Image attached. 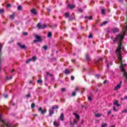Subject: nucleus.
<instances>
[{"instance_id":"obj_33","label":"nucleus","mask_w":127,"mask_h":127,"mask_svg":"<svg viewBox=\"0 0 127 127\" xmlns=\"http://www.w3.org/2000/svg\"><path fill=\"white\" fill-rule=\"evenodd\" d=\"M41 113L42 114H45L46 113V110H42Z\"/></svg>"},{"instance_id":"obj_24","label":"nucleus","mask_w":127,"mask_h":127,"mask_svg":"<svg viewBox=\"0 0 127 127\" xmlns=\"http://www.w3.org/2000/svg\"><path fill=\"white\" fill-rule=\"evenodd\" d=\"M105 12H106V10H105L104 9H102V14H105Z\"/></svg>"},{"instance_id":"obj_56","label":"nucleus","mask_w":127,"mask_h":127,"mask_svg":"<svg viewBox=\"0 0 127 127\" xmlns=\"http://www.w3.org/2000/svg\"><path fill=\"white\" fill-rule=\"evenodd\" d=\"M48 10L49 11H50V9H48Z\"/></svg>"},{"instance_id":"obj_22","label":"nucleus","mask_w":127,"mask_h":127,"mask_svg":"<svg viewBox=\"0 0 127 127\" xmlns=\"http://www.w3.org/2000/svg\"><path fill=\"white\" fill-rule=\"evenodd\" d=\"M69 12H66V13H65V17H69Z\"/></svg>"},{"instance_id":"obj_9","label":"nucleus","mask_w":127,"mask_h":127,"mask_svg":"<svg viewBox=\"0 0 127 127\" xmlns=\"http://www.w3.org/2000/svg\"><path fill=\"white\" fill-rule=\"evenodd\" d=\"M68 7H69V8L70 9H72V8H74L75 7V5L74 4H69L68 5H67Z\"/></svg>"},{"instance_id":"obj_1","label":"nucleus","mask_w":127,"mask_h":127,"mask_svg":"<svg viewBox=\"0 0 127 127\" xmlns=\"http://www.w3.org/2000/svg\"><path fill=\"white\" fill-rule=\"evenodd\" d=\"M46 26H47L46 24H43V25H41V23H39L37 25V27L38 29H44V28H46Z\"/></svg>"},{"instance_id":"obj_41","label":"nucleus","mask_w":127,"mask_h":127,"mask_svg":"<svg viewBox=\"0 0 127 127\" xmlns=\"http://www.w3.org/2000/svg\"><path fill=\"white\" fill-rule=\"evenodd\" d=\"M122 113H127V110L125 109L122 111Z\"/></svg>"},{"instance_id":"obj_40","label":"nucleus","mask_w":127,"mask_h":127,"mask_svg":"<svg viewBox=\"0 0 127 127\" xmlns=\"http://www.w3.org/2000/svg\"><path fill=\"white\" fill-rule=\"evenodd\" d=\"M47 75H50V76H51V77H53V75L49 74V72H47Z\"/></svg>"},{"instance_id":"obj_13","label":"nucleus","mask_w":127,"mask_h":127,"mask_svg":"<svg viewBox=\"0 0 127 127\" xmlns=\"http://www.w3.org/2000/svg\"><path fill=\"white\" fill-rule=\"evenodd\" d=\"M108 127V124L107 123H104L101 125V127Z\"/></svg>"},{"instance_id":"obj_35","label":"nucleus","mask_w":127,"mask_h":127,"mask_svg":"<svg viewBox=\"0 0 127 127\" xmlns=\"http://www.w3.org/2000/svg\"><path fill=\"white\" fill-rule=\"evenodd\" d=\"M80 88L79 87H75V91H79Z\"/></svg>"},{"instance_id":"obj_47","label":"nucleus","mask_w":127,"mask_h":127,"mask_svg":"<svg viewBox=\"0 0 127 127\" xmlns=\"http://www.w3.org/2000/svg\"><path fill=\"white\" fill-rule=\"evenodd\" d=\"M71 80H74V76H71Z\"/></svg>"},{"instance_id":"obj_55","label":"nucleus","mask_w":127,"mask_h":127,"mask_svg":"<svg viewBox=\"0 0 127 127\" xmlns=\"http://www.w3.org/2000/svg\"><path fill=\"white\" fill-rule=\"evenodd\" d=\"M107 67H109V64H107Z\"/></svg>"},{"instance_id":"obj_15","label":"nucleus","mask_w":127,"mask_h":127,"mask_svg":"<svg viewBox=\"0 0 127 127\" xmlns=\"http://www.w3.org/2000/svg\"><path fill=\"white\" fill-rule=\"evenodd\" d=\"M54 125L55 127H58V126H59V124L57 123L56 122H54Z\"/></svg>"},{"instance_id":"obj_42","label":"nucleus","mask_w":127,"mask_h":127,"mask_svg":"<svg viewBox=\"0 0 127 127\" xmlns=\"http://www.w3.org/2000/svg\"><path fill=\"white\" fill-rule=\"evenodd\" d=\"M44 49H45V50H47V46H44Z\"/></svg>"},{"instance_id":"obj_31","label":"nucleus","mask_w":127,"mask_h":127,"mask_svg":"<svg viewBox=\"0 0 127 127\" xmlns=\"http://www.w3.org/2000/svg\"><path fill=\"white\" fill-rule=\"evenodd\" d=\"M95 77L96 78H100V77H101V75H100V74H96L95 75Z\"/></svg>"},{"instance_id":"obj_11","label":"nucleus","mask_w":127,"mask_h":127,"mask_svg":"<svg viewBox=\"0 0 127 127\" xmlns=\"http://www.w3.org/2000/svg\"><path fill=\"white\" fill-rule=\"evenodd\" d=\"M95 117L96 118H101L102 117V114H95Z\"/></svg>"},{"instance_id":"obj_8","label":"nucleus","mask_w":127,"mask_h":127,"mask_svg":"<svg viewBox=\"0 0 127 127\" xmlns=\"http://www.w3.org/2000/svg\"><path fill=\"white\" fill-rule=\"evenodd\" d=\"M30 11L32 14H33L34 15H36V14H37V11L34 8L31 9Z\"/></svg>"},{"instance_id":"obj_20","label":"nucleus","mask_w":127,"mask_h":127,"mask_svg":"<svg viewBox=\"0 0 127 127\" xmlns=\"http://www.w3.org/2000/svg\"><path fill=\"white\" fill-rule=\"evenodd\" d=\"M113 111L114 112H118V111H119V110L116 108V107L114 106L113 107Z\"/></svg>"},{"instance_id":"obj_34","label":"nucleus","mask_w":127,"mask_h":127,"mask_svg":"<svg viewBox=\"0 0 127 127\" xmlns=\"http://www.w3.org/2000/svg\"><path fill=\"white\" fill-rule=\"evenodd\" d=\"M10 79H12V76H9L8 77H6L7 80H10Z\"/></svg>"},{"instance_id":"obj_52","label":"nucleus","mask_w":127,"mask_h":127,"mask_svg":"<svg viewBox=\"0 0 127 127\" xmlns=\"http://www.w3.org/2000/svg\"><path fill=\"white\" fill-rule=\"evenodd\" d=\"M82 124H83V123H84V121L82 120V122H81Z\"/></svg>"},{"instance_id":"obj_7","label":"nucleus","mask_w":127,"mask_h":127,"mask_svg":"<svg viewBox=\"0 0 127 127\" xmlns=\"http://www.w3.org/2000/svg\"><path fill=\"white\" fill-rule=\"evenodd\" d=\"M121 87H122V84H119L115 87L114 90V91H118V90H120V89H121Z\"/></svg>"},{"instance_id":"obj_28","label":"nucleus","mask_w":127,"mask_h":127,"mask_svg":"<svg viewBox=\"0 0 127 127\" xmlns=\"http://www.w3.org/2000/svg\"><path fill=\"white\" fill-rule=\"evenodd\" d=\"M31 60H32V59H29V60H28L26 62V63H29V62H30V61H31Z\"/></svg>"},{"instance_id":"obj_14","label":"nucleus","mask_w":127,"mask_h":127,"mask_svg":"<svg viewBox=\"0 0 127 127\" xmlns=\"http://www.w3.org/2000/svg\"><path fill=\"white\" fill-rule=\"evenodd\" d=\"M65 74H70V70H69L68 69H66L65 70Z\"/></svg>"},{"instance_id":"obj_32","label":"nucleus","mask_w":127,"mask_h":127,"mask_svg":"<svg viewBox=\"0 0 127 127\" xmlns=\"http://www.w3.org/2000/svg\"><path fill=\"white\" fill-rule=\"evenodd\" d=\"M72 96L73 97L76 96V92H72Z\"/></svg>"},{"instance_id":"obj_16","label":"nucleus","mask_w":127,"mask_h":127,"mask_svg":"<svg viewBox=\"0 0 127 127\" xmlns=\"http://www.w3.org/2000/svg\"><path fill=\"white\" fill-rule=\"evenodd\" d=\"M10 18L12 20L14 18V14L10 15Z\"/></svg>"},{"instance_id":"obj_43","label":"nucleus","mask_w":127,"mask_h":127,"mask_svg":"<svg viewBox=\"0 0 127 127\" xmlns=\"http://www.w3.org/2000/svg\"><path fill=\"white\" fill-rule=\"evenodd\" d=\"M62 92H65V91H66V89L65 88H62Z\"/></svg>"},{"instance_id":"obj_10","label":"nucleus","mask_w":127,"mask_h":127,"mask_svg":"<svg viewBox=\"0 0 127 127\" xmlns=\"http://www.w3.org/2000/svg\"><path fill=\"white\" fill-rule=\"evenodd\" d=\"M114 105H116L117 107L121 106V105L119 104V101L116 100L113 102Z\"/></svg>"},{"instance_id":"obj_21","label":"nucleus","mask_w":127,"mask_h":127,"mask_svg":"<svg viewBox=\"0 0 127 127\" xmlns=\"http://www.w3.org/2000/svg\"><path fill=\"white\" fill-rule=\"evenodd\" d=\"M107 23H108V21H105V22H103V23L101 24V26L106 25V24H107Z\"/></svg>"},{"instance_id":"obj_54","label":"nucleus","mask_w":127,"mask_h":127,"mask_svg":"<svg viewBox=\"0 0 127 127\" xmlns=\"http://www.w3.org/2000/svg\"><path fill=\"white\" fill-rule=\"evenodd\" d=\"M106 63H108V61H106Z\"/></svg>"},{"instance_id":"obj_6","label":"nucleus","mask_w":127,"mask_h":127,"mask_svg":"<svg viewBox=\"0 0 127 127\" xmlns=\"http://www.w3.org/2000/svg\"><path fill=\"white\" fill-rule=\"evenodd\" d=\"M1 47H2V46L1 45V44H0V69L1 68L0 64H1Z\"/></svg>"},{"instance_id":"obj_30","label":"nucleus","mask_w":127,"mask_h":127,"mask_svg":"<svg viewBox=\"0 0 127 127\" xmlns=\"http://www.w3.org/2000/svg\"><path fill=\"white\" fill-rule=\"evenodd\" d=\"M88 101H90V102H91V101H92V96L88 97Z\"/></svg>"},{"instance_id":"obj_51","label":"nucleus","mask_w":127,"mask_h":127,"mask_svg":"<svg viewBox=\"0 0 127 127\" xmlns=\"http://www.w3.org/2000/svg\"><path fill=\"white\" fill-rule=\"evenodd\" d=\"M106 82H107V81H104V83L106 84Z\"/></svg>"},{"instance_id":"obj_26","label":"nucleus","mask_w":127,"mask_h":127,"mask_svg":"<svg viewBox=\"0 0 127 127\" xmlns=\"http://www.w3.org/2000/svg\"><path fill=\"white\" fill-rule=\"evenodd\" d=\"M86 59H87V60H91V59H90V57H89V56L88 55H87L86 56Z\"/></svg>"},{"instance_id":"obj_2","label":"nucleus","mask_w":127,"mask_h":127,"mask_svg":"<svg viewBox=\"0 0 127 127\" xmlns=\"http://www.w3.org/2000/svg\"><path fill=\"white\" fill-rule=\"evenodd\" d=\"M55 109H58V107L57 105L53 106L52 110L49 111L50 116H52L54 114V110Z\"/></svg>"},{"instance_id":"obj_12","label":"nucleus","mask_w":127,"mask_h":127,"mask_svg":"<svg viewBox=\"0 0 127 127\" xmlns=\"http://www.w3.org/2000/svg\"><path fill=\"white\" fill-rule=\"evenodd\" d=\"M60 120L61 121H63L64 120V114H63V113L61 114Z\"/></svg>"},{"instance_id":"obj_25","label":"nucleus","mask_w":127,"mask_h":127,"mask_svg":"<svg viewBox=\"0 0 127 127\" xmlns=\"http://www.w3.org/2000/svg\"><path fill=\"white\" fill-rule=\"evenodd\" d=\"M22 8L21 6H18L17 7L18 10H21Z\"/></svg>"},{"instance_id":"obj_38","label":"nucleus","mask_w":127,"mask_h":127,"mask_svg":"<svg viewBox=\"0 0 127 127\" xmlns=\"http://www.w3.org/2000/svg\"><path fill=\"white\" fill-rule=\"evenodd\" d=\"M11 7V4H8L7 5V7Z\"/></svg>"},{"instance_id":"obj_37","label":"nucleus","mask_w":127,"mask_h":127,"mask_svg":"<svg viewBox=\"0 0 127 127\" xmlns=\"http://www.w3.org/2000/svg\"><path fill=\"white\" fill-rule=\"evenodd\" d=\"M32 59H33V61H35V60H36V57H33Z\"/></svg>"},{"instance_id":"obj_27","label":"nucleus","mask_w":127,"mask_h":127,"mask_svg":"<svg viewBox=\"0 0 127 127\" xmlns=\"http://www.w3.org/2000/svg\"><path fill=\"white\" fill-rule=\"evenodd\" d=\"M88 19H89V20H92L93 19V17L92 16H90L89 17H88Z\"/></svg>"},{"instance_id":"obj_19","label":"nucleus","mask_w":127,"mask_h":127,"mask_svg":"<svg viewBox=\"0 0 127 127\" xmlns=\"http://www.w3.org/2000/svg\"><path fill=\"white\" fill-rule=\"evenodd\" d=\"M51 36H52V33H51V32H50L48 34V37H49L50 38H51Z\"/></svg>"},{"instance_id":"obj_48","label":"nucleus","mask_w":127,"mask_h":127,"mask_svg":"<svg viewBox=\"0 0 127 127\" xmlns=\"http://www.w3.org/2000/svg\"><path fill=\"white\" fill-rule=\"evenodd\" d=\"M4 98H7V97H8V96L7 95V94H6L4 95Z\"/></svg>"},{"instance_id":"obj_29","label":"nucleus","mask_w":127,"mask_h":127,"mask_svg":"<svg viewBox=\"0 0 127 127\" xmlns=\"http://www.w3.org/2000/svg\"><path fill=\"white\" fill-rule=\"evenodd\" d=\"M88 37L89 38H93V35H92V34H90Z\"/></svg>"},{"instance_id":"obj_45","label":"nucleus","mask_w":127,"mask_h":127,"mask_svg":"<svg viewBox=\"0 0 127 127\" xmlns=\"http://www.w3.org/2000/svg\"><path fill=\"white\" fill-rule=\"evenodd\" d=\"M39 111L40 112H42V108L41 107L39 108Z\"/></svg>"},{"instance_id":"obj_57","label":"nucleus","mask_w":127,"mask_h":127,"mask_svg":"<svg viewBox=\"0 0 127 127\" xmlns=\"http://www.w3.org/2000/svg\"><path fill=\"white\" fill-rule=\"evenodd\" d=\"M122 0H120V1H122Z\"/></svg>"},{"instance_id":"obj_50","label":"nucleus","mask_w":127,"mask_h":127,"mask_svg":"<svg viewBox=\"0 0 127 127\" xmlns=\"http://www.w3.org/2000/svg\"><path fill=\"white\" fill-rule=\"evenodd\" d=\"M11 73H13V69L11 71Z\"/></svg>"},{"instance_id":"obj_3","label":"nucleus","mask_w":127,"mask_h":127,"mask_svg":"<svg viewBox=\"0 0 127 127\" xmlns=\"http://www.w3.org/2000/svg\"><path fill=\"white\" fill-rule=\"evenodd\" d=\"M36 40L34 41V43H35L36 42H41L42 41L41 37H40V36L38 35L36 36Z\"/></svg>"},{"instance_id":"obj_18","label":"nucleus","mask_w":127,"mask_h":127,"mask_svg":"<svg viewBox=\"0 0 127 127\" xmlns=\"http://www.w3.org/2000/svg\"><path fill=\"white\" fill-rule=\"evenodd\" d=\"M4 12V10L3 9H0V14H2Z\"/></svg>"},{"instance_id":"obj_53","label":"nucleus","mask_w":127,"mask_h":127,"mask_svg":"<svg viewBox=\"0 0 127 127\" xmlns=\"http://www.w3.org/2000/svg\"><path fill=\"white\" fill-rule=\"evenodd\" d=\"M121 101H123V100H124V99L121 98Z\"/></svg>"},{"instance_id":"obj_44","label":"nucleus","mask_w":127,"mask_h":127,"mask_svg":"<svg viewBox=\"0 0 127 127\" xmlns=\"http://www.w3.org/2000/svg\"><path fill=\"white\" fill-rule=\"evenodd\" d=\"M30 97V94H28L26 95V98H29Z\"/></svg>"},{"instance_id":"obj_49","label":"nucleus","mask_w":127,"mask_h":127,"mask_svg":"<svg viewBox=\"0 0 127 127\" xmlns=\"http://www.w3.org/2000/svg\"><path fill=\"white\" fill-rule=\"evenodd\" d=\"M23 34L24 35H27V33H24Z\"/></svg>"},{"instance_id":"obj_23","label":"nucleus","mask_w":127,"mask_h":127,"mask_svg":"<svg viewBox=\"0 0 127 127\" xmlns=\"http://www.w3.org/2000/svg\"><path fill=\"white\" fill-rule=\"evenodd\" d=\"M37 83L38 84H41V83H42V80L41 79H39L38 80H37Z\"/></svg>"},{"instance_id":"obj_4","label":"nucleus","mask_w":127,"mask_h":127,"mask_svg":"<svg viewBox=\"0 0 127 127\" xmlns=\"http://www.w3.org/2000/svg\"><path fill=\"white\" fill-rule=\"evenodd\" d=\"M74 115L75 116L76 120H74V124H77L78 123V121H79V119H80V116L76 113H74Z\"/></svg>"},{"instance_id":"obj_36","label":"nucleus","mask_w":127,"mask_h":127,"mask_svg":"<svg viewBox=\"0 0 127 127\" xmlns=\"http://www.w3.org/2000/svg\"><path fill=\"white\" fill-rule=\"evenodd\" d=\"M34 107H35V105L34 104V103H33V104L31 105V108H34Z\"/></svg>"},{"instance_id":"obj_46","label":"nucleus","mask_w":127,"mask_h":127,"mask_svg":"<svg viewBox=\"0 0 127 127\" xmlns=\"http://www.w3.org/2000/svg\"><path fill=\"white\" fill-rule=\"evenodd\" d=\"M78 11H80V12H82L83 11V10L81 8L78 9Z\"/></svg>"},{"instance_id":"obj_17","label":"nucleus","mask_w":127,"mask_h":127,"mask_svg":"<svg viewBox=\"0 0 127 127\" xmlns=\"http://www.w3.org/2000/svg\"><path fill=\"white\" fill-rule=\"evenodd\" d=\"M118 31H119V29L118 28H115L113 30L114 33H116V32H118Z\"/></svg>"},{"instance_id":"obj_5","label":"nucleus","mask_w":127,"mask_h":127,"mask_svg":"<svg viewBox=\"0 0 127 127\" xmlns=\"http://www.w3.org/2000/svg\"><path fill=\"white\" fill-rule=\"evenodd\" d=\"M18 46L21 48V49H26V47L24 45H21V43H17Z\"/></svg>"},{"instance_id":"obj_39","label":"nucleus","mask_w":127,"mask_h":127,"mask_svg":"<svg viewBox=\"0 0 127 127\" xmlns=\"http://www.w3.org/2000/svg\"><path fill=\"white\" fill-rule=\"evenodd\" d=\"M112 113V111H109L107 112V115H110V114Z\"/></svg>"}]
</instances>
